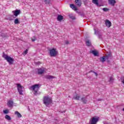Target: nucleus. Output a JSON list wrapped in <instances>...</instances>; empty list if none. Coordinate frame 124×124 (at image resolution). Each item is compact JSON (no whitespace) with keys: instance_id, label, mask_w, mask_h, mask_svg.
Segmentation results:
<instances>
[{"instance_id":"f257e3e1","label":"nucleus","mask_w":124,"mask_h":124,"mask_svg":"<svg viewBox=\"0 0 124 124\" xmlns=\"http://www.w3.org/2000/svg\"><path fill=\"white\" fill-rule=\"evenodd\" d=\"M43 103L46 106V107H48L51 103H52V97L49 96H45L43 97Z\"/></svg>"},{"instance_id":"f03ea898","label":"nucleus","mask_w":124,"mask_h":124,"mask_svg":"<svg viewBox=\"0 0 124 124\" xmlns=\"http://www.w3.org/2000/svg\"><path fill=\"white\" fill-rule=\"evenodd\" d=\"M3 58H4L5 60H6L7 62H9V64H13V62H14V59L13 58L4 54V53H3Z\"/></svg>"},{"instance_id":"7ed1b4c3","label":"nucleus","mask_w":124,"mask_h":124,"mask_svg":"<svg viewBox=\"0 0 124 124\" xmlns=\"http://www.w3.org/2000/svg\"><path fill=\"white\" fill-rule=\"evenodd\" d=\"M40 84H35L30 87V90L33 92V93H37L38 91H39V88H40Z\"/></svg>"},{"instance_id":"20e7f679","label":"nucleus","mask_w":124,"mask_h":124,"mask_svg":"<svg viewBox=\"0 0 124 124\" xmlns=\"http://www.w3.org/2000/svg\"><path fill=\"white\" fill-rule=\"evenodd\" d=\"M59 52L57 51V49L52 48L49 50V55L50 57H57Z\"/></svg>"},{"instance_id":"39448f33","label":"nucleus","mask_w":124,"mask_h":124,"mask_svg":"<svg viewBox=\"0 0 124 124\" xmlns=\"http://www.w3.org/2000/svg\"><path fill=\"white\" fill-rule=\"evenodd\" d=\"M111 54H106L105 56L100 58V61L102 62H106V61H108L109 58H111Z\"/></svg>"},{"instance_id":"423d86ee","label":"nucleus","mask_w":124,"mask_h":124,"mask_svg":"<svg viewBox=\"0 0 124 124\" xmlns=\"http://www.w3.org/2000/svg\"><path fill=\"white\" fill-rule=\"evenodd\" d=\"M99 121V118L95 117H92L89 121L90 124H97V122Z\"/></svg>"},{"instance_id":"0eeeda50","label":"nucleus","mask_w":124,"mask_h":124,"mask_svg":"<svg viewBox=\"0 0 124 124\" xmlns=\"http://www.w3.org/2000/svg\"><path fill=\"white\" fill-rule=\"evenodd\" d=\"M36 73L39 74V75H42L45 72V70L43 68H41L39 69H36Z\"/></svg>"},{"instance_id":"6e6552de","label":"nucleus","mask_w":124,"mask_h":124,"mask_svg":"<svg viewBox=\"0 0 124 124\" xmlns=\"http://www.w3.org/2000/svg\"><path fill=\"white\" fill-rule=\"evenodd\" d=\"M16 86L19 93H23V89H24V87H23L20 84H16Z\"/></svg>"},{"instance_id":"1a4fd4ad","label":"nucleus","mask_w":124,"mask_h":124,"mask_svg":"<svg viewBox=\"0 0 124 124\" xmlns=\"http://www.w3.org/2000/svg\"><path fill=\"white\" fill-rule=\"evenodd\" d=\"M12 13H13L14 16L17 17L18 16V15H20V14L21 13V11H20V10H16L15 11H13Z\"/></svg>"},{"instance_id":"9d476101","label":"nucleus","mask_w":124,"mask_h":124,"mask_svg":"<svg viewBox=\"0 0 124 124\" xmlns=\"http://www.w3.org/2000/svg\"><path fill=\"white\" fill-rule=\"evenodd\" d=\"M109 4H110L111 6H115V4L117 3L116 0H108Z\"/></svg>"},{"instance_id":"9b49d317","label":"nucleus","mask_w":124,"mask_h":124,"mask_svg":"<svg viewBox=\"0 0 124 124\" xmlns=\"http://www.w3.org/2000/svg\"><path fill=\"white\" fill-rule=\"evenodd\" d=\"M13 104H14V103L13 101L9 100L8 101L7 103V105L10 108H11V107H13Z\"/></svg>"},{"instance_id":"f8f14e48","label":"nucleus","mask_w":124,"mask_h":124,"mask_svg":"<svg viewBox=\"0 0 124 124\" xmlns=\"http://www.w3.org/2000/svg\"><path fill=\"white\" fill-rule=\"evenodd\" d=\"M105 24H106V27H107L108 28H110V27L112 26V23H111V21L108 20H106Z\"/></svg>"},{"instance_id":"ddd939ff","label":"nucleus","mask_w":124,"mask_h":124,"mask_svg":"<svg viewBox=\"0 0 124 124\" xmlns=\"http://www.w3.org/2000/svg\"><path fill=\"white\" fill-rule=\"evenodd\" d=\"M75 4L80 7L82 5V1L81 0H75Z\"/></svg>"},{"instance_id":"4468645a","label":"nucleus","mask_w":124,"mask_h":124,"mask_svg":"<svg viewBox=\"0 0 124 124\" xmlns=\"http://www.w3.org/2000/svg\"><path fill=\"white\" fill-rule=\"evenodd\" d=\"M45 78H46V79H48L49 80H51V79H55L56 77L53 76H51L50 75H46L45 76Z\"/></svg>"},{"instance_id":"2eb2a0df","label":"nucleus","mask_w":124,"mask_h":124,"mask_svg":"<svg viewBox=\"0 0 124 124\" xmlns=\"http://www.w3.org/2000/svg\"><path fill=\"white\" fill-rule=\"evenodd\" d=\"M70 6L71 8H72V9H73V10H75V11H77V10H78L77 7L73 4H71L70 5Z\"/></svg>"},{"instance_id":"dca6fc26","label":"nucleus","mask_w":124,"mask_h":124,"mask_svg":"<svg viewBox=\"0 0 124 124\" xmlns=\"http://www.w3.org/2000/svg\"><path fill=\"white\" fill-rule=\"evenodd\" d=\"M80 97H81V96L78 94L74 95V98L76 99V100H79Z\"/></svg>"},{"instance_id":"f3484780","label":"nucleus","mask_w":124,"mask_h":124,"mask_svg":"<svg viewBox=\"0 0 124 124\" xmlns=\"http://www.w3.org/2000/svg\"><path fill=\"white\" fill-rule=\"evenodd\" d=\"M91 53L94 55V56H98V51H97V50H92L91 51Z\"/></svg>"},{"instance_id":"a211bd4d","label":"nucleus","mask_w":124,"mask_h":124,"mask_svg":"<svg viewBox=\"0 0 124 124\" xmlns=\"http://www.w3.org/2000/svg\"><path fill=\"white\" fill-rule=\"evenodd\" d=\"M62 19H63V16H62L61 15H58L57 17L58 21H59L60 22H61V21L62 20Z\"/></svg>"},{"instance_id":"6ab92c4d","label":"nucleus","mask_w":124,"mask_h":124,"mask_svg":"<svg viewBox=\"0 0 124 124\" xmlns=\"http://www.w3.org/2000/svg\"><path fill=\"white\" fill-rule=\"evenodd\" d=\"M15 115H16V116L18 117V118H22V115L20 114V113L18 111H16L15 112Z\"/></svg>"},{"instance_id":"aec40b11","label":"nucleus","mask_w":124,"mask_h":124,"mask_svg":"<svg viewBox=\"0 0 124 124\" xmlns=\"http://www.w3.org/2000/svg\"><path fill=\"white\" fill-rule=\"evenodd\" d=\"M92 2L97 6H98V0H92Z\"/></svg>"},{"instance_id":"412c9836","label":"nucleus","mask_w":124,"mask_h":124,"mask_svg":"<svg viewBox=\"0 0 124 124\" xmlns=\"http://www.w3.org/2000/svg\"><path fill=\"white\" fill-rule=\"evenodd\" d=\"M5 119H6V120H7V121L11 120V117L7 114L5 115Z\"/></svg>"},{"instance_id":"4be33fe9","label":"nucleus","mask_w":124,"mask_h":124,"mask_svg":"<svg viewBox=\"0 0 124 124\" xmlns=\"http://www.w3.org/2000/svg\"><path fill=\"white\" fill-rule=\"evenodd\" d=\"M81 101L83 102V103L86 104L87 102V99H86V97H83L81 99Z\"/></svg>"},{"instance_id":"5701e85b","label":"nucleus","mask_w":124,"mask_h":124,"mask_svg":"<svg viewBox=\"0 0 124 124\" xmlns=\"http://www.w3.org/2000/svg\"><path fill=\"white\" fill-rule=\"evenodd\" d=\"M86 43L87 46H91V45H92V44L91 43V42H90L89 40L86 41Z\"/></svg>"},{"instance_id":"b1692460","label":"nucleus","mask_w":124,"mask_h":124,"mask_svg":"<svg viewBox=\"0 0 124 124\" xmlns=\"http://www.w3.org/2000/svg\"><path fill=\"white\" fill-rule=\"evenodd\" d=\"M51 1V0H44V2H45L46 4H48L50 3Z\"/></svg>"},{"instance_id":"393cba45","label":"nucleus","mask_w":124,"mask_h":124,"mask_svg":"<svg viewBox=\"0 0 124 124\" xmlns=\"http://www.w3.org/2000/svg\"><path fill=\"white\" fill-rule=\"evenodd\" d=\"M14 23L16 24H19V19L18 18H16L15 20Z\"/></svg>"},{"instance_id":"a878e982","label":"nucleus","mask_w":124,"mask_h":124,"mask_svg":"<svg viewBox=\"0 0 124 124\" xmlns=\"http://www.w3.org/2000/svg\"><path fill=\"white\" fill-rule=\"evenodd\" d=\"M4 114H8L9 113V110L8 109H5L3 111Z\"/></svg>"},{"instance_id":"bb28decb","label":"nucleus","mask_w":124,"mask_h":124,"mask_svg":"<svg viewBox=\"0 0 124 124\" xmlns=\"http://www.w3.org/2000/svg\"><path fill=\"white\" fill-rule=\"evenodd\" d=\"M114 81V78L113 77H110L109 78V82H113Z\"/></svg>"},{"instance_id":"cd10ccee","label":"nucleus","mask_w":124,"mask_h":124,"mask_svg":"<svg viewBox=\"0 0 124 124\" xmlns=\"http://www.w3.org/2000/svg\"><path fill=\"white\" fill-rule=\"evenodd\" d=\"M103 10L104 11L107 12V11H108L109 10V9L108 8H103Z\"/></svg>"},{"instance_id":"c85d7f7f","label":"nucleus","mask_w":124,"mask_h":124,"mask_svg":"<svg viewBox=\"0 0 124 124\" xmlns=\"http://www.w3.org/2000/svg\"><path fill=\"white\" fill-rule=\"evenodd\" d=\"M70 18H71V19H72L73 20H75V16H70Z\"/></svg>"},{"instance_id":"c756f323","label":"nucleus","mask_w":124,"mask_h":124,"mask_svg":"<svg viewBox=\"0 0 124 124\" xmlns=\"http://www.w3.org/2000/svg\"><path fill=\"white\" fill-rule=\"evenodd\" d=\"M28 54V49H26L24 52V55H27Z\"/></svg>"},{"instance_id":"7c9ffc66","label":"nucleus","mask_w":124,"mask_h":124,"mask_svg":"<svg viewBox=\"0 0 124 124\" xmlns=\"http://www.w3.org/2000/svg\"><path fill=\"white\" fill-rule=\"evenodd\" d=\"M103 124H111V123H108V122H103Z\"/></svg>"},{"instance_id":"2f4dec72","label":"nucleus","mask_w":124,"mask_h":124,"mask_svg":"<svg viewBox=\"0 0 124 124\" xmlns=\"http://www.w3.org/2000/svg\"><path fill=\"white\" fill-rule=\"evenodd\" d=\"M65 44H69V41H65Z\"/></svg>"},{"instance_id":"473e14b6","label":"nucleus","mask_w":124,"mask_h":124,"mask_svg":"<svg viewBox=\"0 0 124 124\" xmlns=\"http://www.w3.org/2000/svg\"><path fill=\"white\" fill-rule=\"evenodd\" d=\"M101 100H102V99L99 98L97 99V101H101Z\"/></svg>"},{"instance_id":"72a5a7b5","label":"nucleus","mask_w":124,"mask_h":124,"mask_svg":"<svg viewBox=\"0 0 124 124\" xmlns=\"http://www.w3.org/2000/svg\"><path fill=\"white\" fill-rule=\"evenodd\" d=\"M31 40L32 41H35V39H32Z\"/></svg>"},{"instance_id":"f704fd0d","label":"nucleus","mask_w":124,"mask_h":124,"mask_svg":"<svg viewBox=\"0 0 124 124\" xmlns=\"http://www.w3.org/2000/svg\"><path fill=\"white\" fill-rule=\"evenodd\" d=\"M65 111H61V113H65Z\"/></svg>"},{"instance_id":"c9c22d12","label":"nucleus","mask_w":124,"mask_h":124,"mask_svg":"<svg viewBox=\"0 0 124 124\" xmlns=\"http://www.w3.org/2000/svg\"><path fill=\"white\" fill-rule=\"evenodd\" d=\"M35 95H37V94L35 93Z\"/></svg>"},{"instance_id":"e433bc0d","label":"nucleus","mask_w":124,"mask_h":124,"mask_svg":"<svg viewBox=\"0 0 124 124\" xmlns=\"http://www.w3.org/2000/svg\"><path fill=\"white\" fill-rule=\"evenodd\" d=\"M123 111H124V108L123 109Z\"/></svg>"},{"instance_id":"4c0bfd02","label":"nucleus","mask_w":124,"mask_h":124,"mask_svg":"<svg viewBox=\"0 0 124 124\" xmlns=\"http://www.w3.org/2000/svg\"><path fill=\"white\" fill-rule=\"evenodd\" d=\"M20 94H23V93H20Z\"/></svg>"}]
</instances>
